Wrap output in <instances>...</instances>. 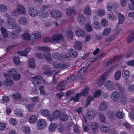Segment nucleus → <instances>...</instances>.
Segmentation results:
<instances>
[{
	"label": "nucleus",
	"mask_w": 134,
	"mask_h": 134,
	"mask_svg": "<svg viewBox=\"0 0 134 134\" xmlns=\"http://www.w3.org/2000/svg\"><path fill=\"white\" fill-rule=\"evenodd\" d=\"M52 37H46L44 38L43 39L44 42L47 43L52 42Z\"/></svg>",
	"instance_id": "53"
},
{
	"label": "nucleus",
	"mask_w": 134,
	"mask_h": 134,
	"mask_svg": "<svg viewBox=\"0 0 134 134\" xmlns=\"http://www.w3.org/2000/svg\"><path fill=\"white\" fill-rule=\"evenodd\" d=\"M51 16L57 19L62 15V12L59 11L57 10H52L51 12Z\"/></svg>",
	"instance_id": "10"
},
{
	"label": "nucleus",
	"mask_w": 134,
	"mask_h": 134,
	"mask_svg": "<svg viewBox=\"0 0 134 134\" xmlns=\"http://www.w3.org/2000/svg\"><path fill=\"white\" fill-rule=\"evenodd\" d=\"M108 104L107 102L104 101L101 102V104L99 106V110L101 111H104L107 108Z\"/></svg>",
	"instance_id": "13"
},
{
	"label": "nucleus",
	"mask_w": 134,
	"mask_h": 134,
	"mask_svg": "<svg viewBox=\"0 0 134 134\" xmlns=\"http://www.w3.org/2000/svg\"><path fill=\"white\" fill-rule=\"evenodd\" d=\"M110 71V70H109L105 72L98 81L97 83L98 86H100L103 85L107 79L109 71Z\"/></svg>",
	"instance_id": "3"
},
{
	"label": "nucleus",
	"mask_w": 134,
	"mask_h": 134,
	"mask_svg": "<svg viewBox=\"0 0 134 134\" xmlns=\"http://www.w3.org/2000/svg\"><path fill=\"white\" fill-rule=\"evenodd\" d=\"M17 72V70L15 68L11 69L8 71V74L13 77Z\"/></svg>",
	"instance_id": "30"
},
{
	"label": "nucleus",
	"mask_w": 134,
	"mask_h": 134,
	"mask_svg": "<svg viewBox=\"0 0 134 134\" xmlns=\"http://www.w3.org/2000/svg\"><path fill=\"white\" fill-rule=\"evenodd\" d=\"M100 129L101 132L104 133L107 132L109 131V127L107 126H105L104 125L101 126Z\"/></svg>",
	"instance_id": "33"
},
{
	"label": "nucleus",
	"mask_w": 134,
	"mask_h": 134,
	"mask_svg": "<svg viewBox=\"0 0 134 134\" xmlns=\"http://www.w3.org/2000/svg\"><path fill=\"white\" fill-rule=\"evenodd\" d=\"M17 53L21 56H26L27 55V53L25 51H18L17 52Z\"/></svg>",
	"instance_id": "60"
},
{
	"label": "nucleus",
	"mask_w": 134,
	"mask_h": 134,
	"mask_svg": "<svg viewBox=\"0 0 134 134\" xmlns=\"http://www.w3.org/2000/svg\"><path fill=\"white\" fill-rule=\"evenodd\" d=\"M96 111L94 110H89L86 114V116L88 118L91 120L93 119L96 116Z\"/></svg>",
	"instance_id": "9"
},
{
	"label": "nucleus",
	"mask_w": 134,
	"mask_h": 134,
	"mask_svg": "<svg viewBox=\"0 0 134 134\" xmlns=\"http://www.w3.org/2000/svg\"><path fill=\"white\" fill-rule=\"evenodd\" d=\"M1 30L2 36L4 38L7 37L8 36V34L5 28L3 27H2L1 28Z\"/></svg>",
	"instance_id": "39"
},
{
	"label": "nucleus",
	"mask_w": 134,
	"mask_h": 134,
	"mask_svg": "<svg viewBox=\"0 0 134 134\" xmlns=\"http://www.w3.org/2000/svg\"><path fill=\"white\" fill-rule=\"evenodd\" d=\"M68 53L69 54L70 56H68L66 55L65 58H69V57L75 58L78 55V52L76 51H75L72 49H71L68 50Z\"/></svg>",
	"instance_id": "11"
},
{
	"label": "nucleus",
	"mask_w": 134,
	"mask_h": 134,
	"mask_svg": "<svg viewBox=\"0 0 134 134\" xmlns=\"http://www.w3.org/2000/svg\"><path fill=\"white\" fill-rule=\"evenodd\" d=\"M75 9L73 7H69L65 10V13L67 16H69L75 12Z\"/></svg>",
	"instance_id": "20"
},
{
	"label": "nucleus",
	"mask_w": 134,
	"mask_h": 134,
	"mask_svg": "<svg viewBox=\"0 0 134 134\" xmlns=\"http://www.w3.org/2000/svg\"><path fill=\"white\" fill-rule=\"evenodd\" d=\"M8 8L5 4H0V12H3L7 11Z\"/></svg>",
	"instance_id": "41"
},
{
	"label": "nucleus",
	"mask_w": 134,
	"mask_h": 134,
	"mask_svg": "<svg viewBox=\"0 0 134 134\" xmlns=\"http://www.w3.org/2000/svg\"><path fill=\"white\" fill-rule=\"evenodd\" d=\"M35 105V104L34 103H31L30 104L27 105L26 107L27 108L28 111L31 112L32 110V108L34 107Z\"/></svg>",
	"instance_id": "51"
},
{
	"label": "nucleus",
	"mask_w": 134,
	"mask_h": 134,
	"mask_svg": "<svg viewBox=\"0 0 134 134\" xmlns=\"http://www.w3.org/2000/svg\"><path fill=\"white\" fill-rule=\"evenodd\" d=\"M77 19L79 23L81 24L85 23L86 21V18L85 16L81 14L78 16Z\"/></svg>",
	"instance_id": "23"
},
{
	"label": "nucleus",
	"mask_w": 134,
	"mask_h": 134,
	"mask_svg": "<svg viewBox=\"0 0 134 134\" xmlns=\"http://www.w3.org/2000/svg\"><path fill=\"white\" fill-rule=\"evenodd\" d=\"M42 78L39 76H36L32 77V81L33 84L36 86H38L41 84Z\"/></svg>",
	"instance_id": "6"
},
{
	"label": "nucleus",
	"mask_w": 134,
	"mask_h": 134,
	"mask_svg": "<svg viewBox=\"0 0 134 134\" xmlns=\"http://www.w3.org/2000/svg\"><path fill=\"white\" fill-rule=\"evenodd\" d=\"M16 8L19 14H22L25 13V9L22 5L18 4Z\"/></svg>",
	"instance_id": "16"
},
{
	"label": "nucleus",
	"mask_w": 134,
	"mask_h": 134,
	"mask_svg": "<svg viewBox=\"0 0 134 134\" xmlns=\"http://www.w3.org/2000/svg\"><path fill=\"white\" fill-rule=\"evenodd\" d=\"M70 65V63H60L58 64H56L55 63H53V66L55 68L58 69L60 68L62 69L68 68Z\"/></svg>",
	"instance_id": "7"
},
{
	"label": "nucleus",
	"mask_w": 134,
	"mask_h": 134,
	"mask_svg": "<svg viewBox=\"0 0 134 134\" xmlns=\"http://www.w3.org/2000/svg\"><path fill=\"white\" fill-rule=\"evenodd\" d=\"M60 119L63 121H67L68 119V115L65 113H61L60 115Z\"/></svg>",
	"instance_id": "25"
},
{
	"label": "nucleus",
	"mask_w": 134,
	"mask_h": 134,
	"mask_svg": "<svg viewBox=\"0 0 134 134\" xmlns=\"http://www.w3.org/2000/svg\"><path fill=\"white\" fill-rule=\"evenodd\" d=\"M53 58L58 60H61L63 59L62 56L59 53L55 52L52 54Z\"/></svg>",
	"instance_id": "19"
},
{
	"label": "nucleus",
	"mask_w": 134,
	"mask_h": 134,
	"mask_svg": "<svg viewBox=\"0 0 134 134\" xmlns=\"http://www.w3.org/2000/svg\"><path fill=\"white\" fill-rule=\"evenodd\" d=\"M2 100L3 102H8L9 100V98L8 96H5L3 97Z\"/></svg>",
	"instance_id": "62"
},
{
	"label": "nucleus",
	"mask_w": 134,
	"mask_h": 134,
	"mask_svg": "<svg viewBox=\"0 0 134 134\" xmlns=\"http://www.w3.org/2000/svg\"><path fill=\"white\" fill-rule=\"evenodd\" d=\"M47 126V122L45 119H41L38 120L37 127L38 130H42Z\"/></svg>",
	"instance_id": "2"
},
{
	"label": "nucleus",
	"mask_w": 134,
	"mask_h": 134,
	"mask_svg": "<svg viewBox=\"0 0 134 134\" xmlns=\"http://www.w3.org/2000/svg\"><path fill=\"white\" fill-rule=\"evenodd\" d=\"M82 46L81 43L79 41H77L75 42L74 47L78 50H81Z\"/></svg>",
	"instance_id": "26"
},
{
	"label": "nucleus",
	"mask_w": 134,
	"mask_h": 134,
	"mask_svg": "<svg viewBox=\"0 0 134 134\" xmlns=\"http://www.w3.org/2000/svg\"><path fill=\"white\" fill-rule=\"evenodd\" d=\"M37 120V117L35 115H31L29 119V122L31 123L35 122Z\"/></svg>",
	"instance_id": "35"
},
{
	"label": "nucleus",
	"mask_w": 134,
	"mask_h": 134,
	"mask_svg": "<svg viewBox=\"0 0 134 134\" xmlns=\"http://www.w3.org/2000/svg\"><path fill=\"white\" fill-rule=\"evenodd\" d=\"M12 29H13L15 32L18 33L21 32L22 30L21 29L20 26L16 24V25Z\"/></svg>",
	"instance_id": "46"
},
{
	"label": "nucleus",
	"mask_w": 134,
	"mask_h": 134,
	"mask_svg": "<svg viewBox=\"0 0 134 134\" xmlns=\"http://www.w3.org/2000/svg\"><path fill=\"white\" fill-rule=\"evenodd\" d=\"M21 38L25 40H29L30 39V36L28 33H25L22 35Z\"/></svg>",
	"instance_id": "38"
},
{
	"label": "nucleus",
	"mask_w": 134,
	"mask_h": 134,
	"mask_svg": "<svg viewBox=\"0 0 134 134\" xmlns=\"http://www.w3.org/2000/svg\"><path fill=\"white\" fill-rule=\"evenodd\" d=\"M75 33L77 36L80 37H83L86 35L85 31L83 29L80 28L76 30Z\"/></svg>",
	"instance_id": "17"
},
{
	"label": "nucleus",
	"mask_w": 134,
	"mask_h": 134,
	"mask_svg": "<svg viewBox=\"0 0 134 134\" xmlns=\"http://www.w3.org/2000/svg\"><path fill=\"white\" fill-rule=\"evenodd\" d=\"M101 22L102 25L104 27H106L108 25V21L107 20L105 19H102Z\"/></svg>",
	"instance_id": "57"
},
{
	"label": "nucleus",
	"mask_w": 134,
	"mask_h": 134,
	"mask_svg": "<svg viewBox=\"0 0 134 134\" xmlns=\"http://www.w3.org/2000/svg\"><path fill=\"white\" fill-rule=\"evenodd\" d=\"M44 58L47 61H51L52 60V58L50 53H45L43 54Z\"/></svg>",
	"instance_id": "34"
},
{
	"label": "nucleus",
	"mask_w": 134,
	"mask_h": 134,
	"mask_svg": "<svg viewBox=\"0 0 134 134\" xmlns=\"http://www.w3.org/2000/svg\"><path fill=\"white\" fill-rule=\"evenodd\" d=\"M13 61L15 64L16 65H19L20 64L19 58L17 56H15L14 57Z\"/></svg>",
	"instance_id": "48"
},
{
	"label": "nucleus",
	"mask_w": 134,
	"mask_h": 134,
	"mask_svg": "<svg viewBox=\"0 0 134 134\" xmlns=\"http://www.w3.org/2000/svg\"><path fill=\"white\" fill-rule=\"evenodd\" d=\"M52 38V43L54 44L62 41L63 39V37L61 34H54Z\"/></svg>",
	"instance_id": "4"
},
{
	"label": "nucleus",
	"mask_w": 134,
	"mask_h": 134,
	"mask_svg": "<svg viewBox=\"0 0 134 134\" xmlns=\"http://www.w3.org/2000/svg\"><path fill=\"white\" fill-rule=\"evenodd\" d=\"M10 37L12 39L14 40L17 39L18 37V36L14 33L11 32L10 33Z\"/></svg>",
	"instance_id": "59"
},
{
	"label": "nucleus",
	"mask_w": 134,
	"mask_h": 134,
	"mask_svg": "<svg viewBox=\"0 0 134 134\" xmlns=\"http://www.w3.org/2000/svg\"><path fill=\"white\" fill-rule=\"evenodd\" d=\"M105 87L109 90L112 91L115 89L114 84L112 82L109 81H108L106 83Z\"/></svg>",
	"instance_id": "14"
},
{
	"label": "nucleus",
	"mask_w": 134,
	"mask_h": 134,
	"mask_svg": "<svg viewBox=\"0 0 134 134\" xmlns=\"http://www.w3.org/2000/svg\"><path fill=\"white\" fill-rule=\"evenodd\" d=\"M15 19L14 18L9 17L7 20V26L9 29H12L16 25Z\"/></svg>",
	"instance_id": "5"
},
{
	"label": "nucleus",
	"mask_w": 134,
	"mask_h": 134,
	"mask_svg": "<svg viewBox=\"0 0 134 134\" xmlns=\"http://www.w3.org/2000/svg\"><path fill=\"white\" fill-rule=\"evenodd\" d=\"M19 24L21 25H26L28 23L27 19V18L24 16L20 17L18 20Z\"/></svg>",
	"instance_id": "15"
},
{
	"label": "nucleus",
	"mask_w": 134,
	"mask_h": 134,
	"mask_svg": "<svg viewBox=\"0 0 134 134\" xmlns=\"http://www.w3.org/2000/svg\"><path fill=\"white\" fill-rule=\"evenodd\" d=\"M88 69L87 66L81 68L78 71L77 75L80 76H82L85 74L86 71Z\"/></svg>",
	"instance_id": "22"
},
{
	"label": "nucleus",
	"mask_w": 134,
	"mask_h": 134,
	"mask_svg": "<svg viewBox=\"0 0 134 134\" xmlns=\"http://www.w3.org/2000/svg\"><path fill=\"white\" fill-rule=\"evenodd\" d=\"M86 29L88 32H90L92 30L91 26L89 24H87L85 25Z\"/></svg>",
	"instance_id": "64"
},
{
	"label": "nucleus",
	"mask_w": 134,
	"mask_h": 134,
	"mask_svg": "<svg viewBox=\"0 0 134 134\" xmlns=\"http://www.w3.org/2000/svg\"><path fill=\"white\" fill-rule=\"evenodd\" d=\"M129 71L126 70H124L122 73V76L126 79H127L129 76Z\"/></svg>",
	"instance_id": "49"
},
{
	"label": "nucleus",
	"mask_w": 134,
	"mask_h": 134,
	"mask_svg": "<svg viewBox=\"0 0 134 134\" xmlns=\"http://www.w3.org/2000/svg\"><path fill=\"white\" fill-rule=\"evenodd\" d=\"M115 86L119 90L121 93H124L125 92V89L122 85L118 83H116L115 84Z\"/></svg>",
	"instance_id": "21"
},
{
	"label": "nucleus",
	"mask_w": 134,
	"mask_h": 134,
	"mask_svg": "<svg viewBox=\"0 0 134 134\" xmlns=\"http://www.w3.org/2000/svg\"><path fill=\"white\" fill-rule=\"evenodd\" d=\"M120 96V94L118 91L114 92L111 95L112 99L114 102L118 101L119 99Z\"/></svg>",
	"instance_id": "12"
},
{
	"label": "nucleus",
	"mask_w": 134,
	"mask_h": 134,
	"mask_svg": "<svg viewBox=\"0 0 134 134\" xmlns=\"http://www.w3.org/2000/svg\"><path fill=\"white\" fill-rule=\"evenodd\" d=\"M99 118L101 123H104L106 122V119L105 116L102 113H100L99 115Z\"/></svg>",
	"instance_id": "28"
},
{
	"label": "nucleus",
	"mask_w": 134,
	"mask_h": 134,
	"mask_svg": "<svg viewBox=\"0 0 134 134\" xmlns=\"http://www.w3.org/2000/svg\"><path fill=\"white\" fill-rule=\"evenodd\" d=\"M32 37L34 39L38 38L41 36V35L37 32H35L31 34Z\"/></svg>",
	"instance_id": "40"
},
{
	"label": "nucleus",
	"mask_w": 134,
	"mask_h": 134,
	"mask_svg": "<svg viewBox=\"0 0 134 134\" xmlns=\"http://www.w3.org/2000/svg\"><path fill=\"white\" fill-rule=\"evenodd\" d=\"M119 22L118 24H122L124 20L125 17L124 16L120 13L119 14Z\"/></svg>",
	"instance_id": "52"
},
{
	"label": "nucleus",
	"mask_w": 134,
	"mask_h": 134,
	"mask_svg": "<svg viewBox=\"0 0 134 134\" xmlns=\"http://www.w3.org/2000/svg\"><path fill=\"white\" fill-rule=\"evenodd\" d=\"M29 66L31 68H34L35 66V59L34 58L30 59L28 63Z\"/></svg>",
	"instance_id": "32"
},
{
	"label": "nucleus",
	"mask_w": 134,
	"mask_h": 134,
	"mask_svg": "<svg viewBox=\"0 0 134 134\" xmlns=\"http://www.w3.org/2000/svg\"><path fill=\"white\" fill-rule=\"evenodd\" d=\"M116 116L119 119H122L123 117V113L121 111H118L116 113Z\"/></svg>",
	"instance_id": "54"
},
{
	"label": "nucleus",
	"mask_w": 134,
	"mask_h": 134,
	"mask_svg": "<svg viewBox=\"0 0 134 134\" xmlns=\"http://www.w3.org/2000/svg\"><path fill=\"white\" fill-rule=\"evenodd\" d=\"M3 85L6 86H10L13 84V81L10 77L6 78L5 80L3 83Z\"/></svg>",
	"instance_id": "18"
},
{
	"label": "nucleus",
	"mask_w": 134,
	"mask_h": 134,
	"mask_svg": "<svg viewBox=\"0 0 134 134\" xmlns=\"http://www.w3.org/2000/svg\"><path fill=\"white\" fill-rule=\"evenodd\" d=\"M60 111L58 110H57L54 112L53 113V117L54 119H57L60 117Z\"/></svg>",
	"instance_id": "45"
},
{
	"label": "nucleus",
	"mask_w": 134,
	"mask_h": 134,
	"mask_svg": "<svg viewBox=\"0 0 134 134\" xmlns=\"http://www.w3.org/2000/svg\"><path fill=\"white\" fill-rule=\"evenodd\" d=\"M110 28H105L104 30L103 35V36H107L109 35L111 31Z\"/></svg>",
	"instance_id": "43"
},
{
	"label": "nucleus",
	"mask_w": 134,
	"mask_h": 134,
	"mask_svg": "<svg viewBox=\"0 0 134 134\" xmlns=\"http://www.w3.org/2000/svg\"><path fill=\"white\" fill-rule=\"evenodd\" d=\"M66 34L68 38L72 39L73 38V36L72 31L71 30L68 31L66 33Z\"/></svg>",
	"instance_id": "56"
},
{
	"label": "nucleus",
	"mask_w": 134,
	"mask_h": 134,
	"mask_svg": "<svg viewBox=\"0 0 134 134\" xmlns=\"http://www.w3.org/2000/svg\"><path fill=\"white\" fill-rule=\"evenodd\" d=\"M94 98L93 97H91L90 96H89L88 97L87 101L86 102V103L87 105H89L90 102L93 101Z\"/></svg>",
	"instance_id": "58"
},
{
	"label": "nucleus",
	"mask_w": 134,
	"mask_h": 134,
	"mask_svg": "<svg viewBox=\"0 0 134 134\" xmlns=\"http://www.w3.org/2000/svg\"><path fill=\"white\" fill-rule=\"evenodd\" d=\"M48 15V13L46 10H42L40 16L42 18H47Z\"/></svg>",
	"instance_id": "36"
},
{
	"label": "nucleus",
	"mask_w": 134,
	"mask_h": 134,
	"mask_svg": "<svg viewBox=\"0 0 134 134\" xmlns=\"http://www.w3.org/2000/svg\"><path fill=\"white\" fill-rule=\"evenodd\" d=\"M121 74V72L120 70H118L116 72L114 75L115 79L117 80H119L120 78Z\"/></svg>",
	"instance_id": "47"
},
{
	"label": "nucleus",
	"mask_w": 134,
	"mask_h": 134,
	"mask_svg": "<svg viewBox=\"0 0 134 134\" xmlns=\"http://www.w3.org/2000/svg\"><path fill=\"white\" fill-rule=\"evenodd\" d=\"M99 124L97 122H93L91 125V127L92 130H96L99 127Z\"/></svg>",
	"instance_id": "50"
},
{
	"label": "nucleus",
	"mask_w": 134,
	"mask_h": 134,
	"mask_svg": "<svg viewBox=\"0 0 134 134\" xmlns=\"http://www.w3.org/2000/svg\"><path fill=\"white\" fill-rule=\"evenodd\" d=\"M90 8V6L89 5L86 6L85 7L83 11L85 14L87 15L90 14L91 11Z\"/></svg>",
	"instance_id": "42"
},
{
	"label": "nucleus",
	"mask_w": 134,
	"mask_h": 134,
	"mask_svg": "<svg viewBox=\"0 0 134 134\" xmlns=\"http://www.w3.org/2000/svg\"><path fill=\"white\" fill-rule=\"evenodd\" d=\"M29 13L31 16L35 17L38 15V12L36 7H32L29 10Z\"/></svg>",
	"instance_id": "8"
},
{
	"label": "nucleus",
	"mask_w": 134,
	"mask_h": 134,
	"mask_svg": "<svg viewBox=\"0 0 134 134\" xmlns=\"http://www.w3.org/2000/svg\"><path fill=\"white\" fill-rule=\"evenodd\" d=\"M123 126L128 130L130 129L131 127V125L127 122H125L123 123Z\"/></svg>",
	"instance_id": "61"
},
{
	"label": "nucleus",
	"mask_w": 134,
	"mask_h": 134,
	"mask_svg": "<svg viewBox=\"0 0 134 134\" xmlns=\"http://www.w3.org/2000/svg\"><path fill=\"white\" fill-rule=\"evenodd\" d=\"M23 130V131L26 133H29L30 132V129L28 127L24 126Z\"/></svg>",
	"instance_id": "63"
},
{
	"label": "nucleus",
	"mask_w": 134,
	"mask_h": 134,
	"mask_svg": "<svg viewBox=\"0 0 134 134\" xmlns=\"http://www.w3.org/2000/svg\"><path fill=\"white\" fill-rule=\"evenodd\" d=\"M41 113L43 116L45 117L48 116L49 114V111L47 109H41Z\"/></svg>",
	"instance_id": "31"
},
{
	"label": "nucleus",
	"mask_w": 134,
	"mask_h": 134,
	"mask_svg": "<svg viewBox=\"0 0 134 134\" xmlns=\"http://www.w3.org/2000/svg\"><path fill=\"white\" fill-rule=\"evenodd\" d=\"M89 90V87L87 86L85 87L84 88L80 93L77 94L75 97H73L71 99L74 102H77L79 100V97L82 96H86L88 94Z\"/></svg>",
	"instance_id": "1"
},
{
	"label": "nucleus",
	"mask_w": 134,
	"mask_h": 134,
	"mask_svg": "<svg viewBox=\"0 0 134 134\" xmlns=\"http://www.w3.org/2000/svg\"><path fill=\"white\" fill-rule=\"evenodd\" d=\"M37 49L39 51H42L44 52H48L50 50L49 48L45 46L38 47Z\"/></svg>",
	"instance_id": "44"
},
{
	"label": "nucleus",
	"mask_w": 134,
	"mask_h": 134,
	"mask_svg": "<svg viewBox=\"0 0 134 134\" xmlns=\"http://www.w3.org/2000/svg\"><path fill=\"white\" fill-rule=\"evenodd\" d=\"M127 42L131 43L134 41V34L131 33L130 35L127 37Z\"/></svg>",
	"instance_id": "29"
},
{
	"label": "nucleus",
	"mask_w": 134,
	"mask_h": 134,
	"mask_svg": "<svg viewBox=\"0 0 134 134\" xmlns=\"http://www.w3.org/2000/svg\"><path fill=\"white\" fill-rule=\"evenodd\" d=\"M13 77L14 80L18 81L20 79L21 76L19 74L16 73L13 76Z\"/></svg>",
	"instance_id": "55"
},
{
	"label": "nucleus",
	"mask_w": 134,
	"mask_h": 134,
	"mask_svg": "<svg viewBox=\"0 0 134 134\" xmlns=\"http://www.w3.org/2000/svg\"><path fill=\"white\" fill-rule=\"evenodd\" d=\"M57 127V125L54 124H51L49 127V130L50 132L54 131Z\"/></svg>",
	"instance_id": "37"
},
{
	"label": "nucleus",
	"mask_w": 134,
	"mask_h": 134,
	"mask_svg": "<svg viewBox=\"0 0 134 134\" xmlns=\"http://www.w3.org/2000/svg\"><path fill=\"white\" fill-rule=\"evenodd\" d=\"M21 95L19 93L16 92L13 93L12 95V98L15 100H19L21 98Z\"/></svg>",
	"instance_id": "24"
},
{
	"label": "nucleus",
	"mask_w": 134,
	"mask_h": 134,
	"mask_svg": "<svg viewBox=\"0 0 134 134\" xmlns=\"http://www.w3.org/2000/svg\"><path fill=\"white\" fill-rule=\"evenodd\" d=\"M93 26L95 29L100 30L101 29V26L99 22L97 21H94L92 23Z\"/></svg>",
	"instance_id": "27"
}]
</instances>
